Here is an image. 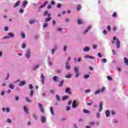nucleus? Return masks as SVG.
<instances>
[{"label":"nucleus","mask_w":128,"mask_h":128,"mask_svg":"<svg viewBox=\"0 0 128 128\" xmlns=\"http://www.w3.org/2000/svg\"><path fill=\"white\" fill-rule=\"evenodd\" d=\"M114 40H116V46L117 48H119L120 46V39L116 38V36L113 38V41L112 42V44H114Z\"/></svg>","instance_id":"nucleus-1"},{"label":"nucleus","mask_w":128,"mask_h":128,"mask_svg":"<svg viewBox=\"0 0 128 128\" xmlns=\"http://www.w3.org/2000/svg\"><path fill=\"white\" fill-rule=\"evenodd\" d=\"M74 72L76 74V78H78L80 76V72H78V67H75Z\"/></svg>","instance_id":"nucleus-2"},{"label":"nucleus","mask_w":128,"mask_h":128,"mask_svg":"<svg viewBox=\"0 0 128 128\" xmlns=\"http://www.w3.org/2000/svg\"><path fill=\"white\" fill-rule=\"evenodd\" d=\"M38 108H40V111L42 114H44V107H42V104L40 103L38 104Z\"/></svg>","instance_id":"nucleus-3"},{"label":"nucleus","mask_w":128,"mask_h":128,"mask_svg":"<svg viewBox=\"0 0 128 128\" xmlns=\"http://www.w3.org/2000/svg\"><path fill=\"white\" fill-rule=\"evenodd\" d=\"M40 80L42 84H44V74H41Z\"/></svg>","instance_id":"nucleus-4"},{"label":"nucleus","mask_w":128,"mask_h":128,"mask_svg":"<svg viewBox=\"0 0 128 128\" xmlns=\"http://www.w3.org/2000/svg\"><path fill=\"white\" fill-rule=\"evenodd\" d=\"M66 68L68 70H70V62H67L66 63Z\"/></svg>","instance_id":"nucleus-5"},{"label":"nucleus","mask_w":128,"mask_h":128,"mask_svg":"<svg viewBox=\"0 0 128 128\" xmlns=\"http://www.w3.org/2000/svg\"><path fill=\"white\" fill-rule=\"evenodd\" d=\"M26 56L27 58H30V50H27V53L26 54Z\"/></svg>","instance_id":"nucleus-6"},{"label":"nucleus","mask_w":128,"mask_h":128,"mask_svg":"<svg viewBox=\"0 0 128 128\" xmlns=\"http://www.w3.org/2000/svg\"><path fill=\"white\" fill-rule=\"evenodd\" d=\"M26 84V81L25 80H22V81H21L19 83L18 86H24V84Z\"/></svg>","instance_id":"nucleus-7"},{"label":"nucleus","mask_w":128,"mask_h":128,"mask_svg":"<svg viewBox=\"0 0 128 128\" xmlns=\"http://www.w3.org/2000/svg\"><path fill=\"white\" fill-rule=\"evenodd\" d=\"M65 92H66V94L68 93L69 94H72V92H70V88H66Z\"/></svg>","instance_id":"nucleus-8"},{"label":"nucleus","mask_w":128,"mask_h":128,"mask_svg":"<svg viewBox=\"0 0 128 128\" xmlns=\"http://www.w3.org/2000/svg\"><path fill=\"white\" fill-rule=\"evenodd\" d=\"M28 1L24 0L22 5V8H25L26 6V4H28Z\"/></svg>","instance_id":"nucleus-9"},{"label":"nucleus","mask_w":128,"mask_h":128,"mask_svg":"<svg viewBox=\"0 0 128 128\" xmlns=\"http://www.w3.org/2000/svg\"><path fill=\"white\" fill-rule=\"evenodd\" d=\"M76 100H74L72 104V107L73 108H76Z\"/></svg>","instance_id":"nucleus-10"},{"label":"nucleus","mask_w":128,"mask_h":128,"mask_svg":"<svg viewBox=\"0 0 128 128\" xmlns=\"http://www.w3.org/2000/svg\"><path fill=\"white\" fill-rule=\"evenodd\" d=\"M106 118H108V116H110V111L108 110H107L106 112Z\"/></svg>","instance_id":"nucleus-11"},{"label":"nucleus","mask_w":128,"mask_h":128,"mask_svg":"<svg viewBox=\"0 0 128 128\" xmlns=\"http://www.w3.org/2000/svg\"><path fill=\"white\" fill-rule=\"evenodd\" d=\"M48 1H46L42 5L40 8H44L48 4Z\"/></svg>","instance_id":"nucleus-12"},{"label":"nucleus","mask_w":128,"mask_h":128,"mask_svg":"<svg viewBox=\"0 0 128 128\" xmlns=\"http://www.w3.org/2000/svg\"><path fill=\"white\" fill-rule=\"evenodd\" d=\"M100 109H99V112H102V102H100Z\"/></svg>","instance_id":"nucleus-13"},{"label":"nucleus","mask_w":128,"mask_h":128,"mask_svg":"<svg viewBox=\"0 0 128 128\" xmlns=\"http://www.w3.org/2000/svg\"><path fill=\"white\" fill-rule=\"evenodd\" d=\"M41 122H42L43 124H44V122H46V117H44V116H42V117H41Z\"/></svg>","instance_id":"nucleus-14"},{"label":"nucleus","mask_w":128,"mask_h":128,"mask_svg":"<svg viewBox=\"0 0 128 128\" xmlns=\"http://www.w3.org/2000/svg\"><path fill=\"white\" fill-rule=\"evenodd\" d=\"M83 112L84 114H90V111L86 109H84Z\"/></svg>","instance_id":"nucleus-15"},{"label":"nucleus","mask_w":128,"mask_h":128,"mask_svg":"<svg viewBox=\"0 0 128 128\" xmlns=\"http://www.w3.org/2000/svg\"><path fill=\"white\" fill-rule=\"evenodd\" d=\"M34 90H31L30 93V98H32V96H34Z\"/></svg>","instance_id":"nucleus-16"},{"label":"nucleus","mask_w":128,"mask_h":128,"mask_svg":"<svg viewBox=\"0 0 128 128\" xmlns=\"http://www.w3.org/2000/svg\"><path fill=\"white\" fill-rule=\"evenodd\" d=\"M20 1H18L14 6V8H17V6H20Z\"/></svg>","instance_id":"nucleus-17"},{"label":"nucleus","mask_w":128,"mask_h":128,"mask_svg":"<svg viewBox=\"0 0 128 128\" xmlns=\"http://www.w3.org/2000/svg\"><path fill=\"white\" fill-rule=\"evenodd\" d=\"M24 110L26 114H28V109L26 106H24Z\"/></svg>","instance_id":"nucleus-18"},{"label":"nucleus","mask_w":128,"mask_h":128,"mask_svg":"<svg viewBox=\"0 0 128 128\" xmlns=\"http://www.w3.org/2000/svg\"><path fill=\"white\" fill-rule=\"evenodd\" d=\"M124 62L126 66H128V60L126 58H124Z\"/></svg>","instance_id":"nucleus-19"},{"label":"nucleus","mask_w":128,"mask_h":128,"mask_svg":"<svg viewBox=\"0 0 128 128\" xmlns=\"http://www.w3.org/2000/svg\"><path fill=\"white\" fill-rule=\"evenodd\" d=\"M68 96H64L62 98V100H68Z\"/></svg>","instance_id":"nucleus-20"},{"label":"nucleus","mask_w":128,"mask_h":128,"mask_svg":"<svg viewBox=\"0 0 128 128\" xmlns=\"http://www.w3.org/2000/svg\"><path fill=\"white\" fill-rule=\"evenodd\" d=\"M50 112L52 114V116H54V108H52V106L50 107Z\"/></svg>","instance_id":"nucleus-21"},{"label":"nucleus","mask_w":128,"mask_h":128,"mask_svg":"<svg viewBox=\"0 0 128 128\" xmlns=\"http://www.w3.org/2000/svg\"><path fill=\"white\" fill-rule=\"evenodd\" d=\"M64 80H62L59 83V86H64Z\"/></svg>","instance_id":"nucleus-22"},{"label":"nucleus","mask_w":128,"mask_h":128,"mask_svg":"<svg viewBox=\"0 0 128 128\" xmlns=\"http://www.w3.org/2000/svg\"><path fill=\"white\" fill-rule=\"evenodd\" d=\"M35 22H36L35 20H31L29 21V24H34Z\"/></svg>","instance_id":"nucleus-23"},{"label":"nucleus","mask_w":128,"mask_h":128,"mask_svg":"<svg viewBox=\"0 0 128 128\" xmlns=\"http://www.w3.org/2000/svg\"><path fill=\"white\" fill-rule=\"evenodd\" d=\"M8 36H9V38H14V33H8Z\"/></svg>","instance_id":"nucleus-24"},{"label":"nucleus","mask_w":128,"mask_h":128,"mask_svg":"<svg viewBox=\"0 0 128 128\" xmlns=\"http://www.w3.org/2000/svg\"><path fill=\"white\" fill-rule=\"evenodd\" d=\"M9 88L12 90H14V86L12 84H10Z\"/></svg>","instance_id":"nucleus-25"},{"label":"nucleus","mask_w":128,"mask_h":128,"mask_svg":"<svg viewBox=\"0 0 128 128\" xmlns=\"http://www.w3.org/2000/svg\"><path fill=\"white\" fill-rule=\"evenodd\" d=\"M52 20V18H46L45 20V22H50V20Z\"/></svg>","instance_id":"nucleus-26"},{"label":"nucleus","mask_w":128,"mask_h":128,"mask_svg":"<svg viewBox=\"0 0 128 128\" xmlns=\"http://www.w3.org/2000/svg\"><path fill=\"white\" fill-rule=\"evenodd\" d=\"M26 100L28 102H32V100H30V98L29 97H26Z\"/></svg>","instance_id":"nucleus-27"},{"label":"nucleus","mask_w":128,"mask_h":128,"mask_svg":"<svg viewBox=\"0 0 128 128\" xmlns=\"http://www.w3.org/2000/svg\"><path fill=\"white\" fill-rule=\"evenodd\" d=\"M65 78H72V74H68L66 76H65Z\"/></svg>","instance_id":"nucleus-28"},{"label":"nucleus","mask_w":128,"mask_h":128,"mask_svg":"<svg viewBox=\"0 0 128 128\" xmlns=\"http://www.w3.org/2000/svg\"><path fill=\"white\" fill-rule=\"evenodd\" d=\"M84 52H88V50H90V48L88 47H85L84 48Z\"/></svg>","instance_id":"nucleus-29"},{"label":"nucleus","mask_w":128,"mask_h":128,"mask_svg":"<svg viewBox=\"0 0 128 128\" xmlns=\"http://www.w3.org/2000/svg\"><path fill=\"white\" fill-rule=\"evenodd\" d=\"M57 78H58V77L56 76H55L53 77V80L54 82H58V80H56Z\"/></svg>","instance_id":"nucleus-30"},{"label":"nucleus","mask_w":128,"mask_h":128,"mask_svg":"<svg viewBox=\"0 0 128 128\" xmlns=\"http://www.w3.org/2000/svg\"><path fill=\"white\" fill-rule=\"evenodd\" d=\"M38 66H40V64H36L35 66L33 68L34 70H36L37 68H38Z\"/></svg>","instance_id":"nucleus-31"},{"label":"nucleus","mask_w":128,"mask_h":128,"mask_svg":"<svg viewBox=\"0 0 128 128\" xmlns=\"http://www.w3.org/2000/svg\"><path fill=\"white\" fill-rule=\"evenodd\" d=\"M56 98L57 100H58V102H60V96L58 94H56Z\"/></svg>","instance_id":"nucleus-32"},{"label":"nucleus","mask_w":128,"mask_h":128,"mask_svg":"<svg viewBox=\"0 0 128 128\" xmlns=\"http://www.w3.org/2000/svg\"><path fill=\"white\" fill-rule=\"evenodd\" d=\"M105 90H106V88L104 87H102L99 90H100V92H104Z\"/></svg>","instance_id":"nucleus-33"},{"label":"nucleus","mask_w":128,"mask_h":128,"mask_svg":"<svg viewBox=\"0 0 128 128\" xmlns=\"http://www.w3.org/2000/svg\"><path fill=\"white\" fill-rule=\"evenodd\" d=\"M76 10L78 12H79V10H80V4H78L77 6V8H76Z\"/></svg>","instance_id":"nucleus-34"},{"label":"nucleus","mask_w":128,"mask_h":128,"mask_svg":"<svg viewBox=\"0 0 128 128\" xmlns=\"http://www.w3.org/2000/svg\"><path fill=\"white\" fill-rule=\"evenodd\" d=\"M86 58H92L94 60V58L91 56H85Z\"/></svg>","instance_id":"nucleus-35"},{"label":"nucleus","mask_w":128,"mask_h":128,"mask_svg":"<svg viewBox=\"0 0 128 128\" xmlns=\"http://www.w3.org/2000/svg\"><path fill=\"white\" fill-rule=\"evenodd\" d=\"M78 24H82V21L81 20L78 19Z\"/></svg>","instance_id":"nucleus-36"},{"label":"nucleus","mask_w":128,"mask_h":128,"mask_svg":"<svg viewBox=\"0 0 128 128\" xmlns=\"http://www.w3.org/2000/svg\"><path fill=\"white\" fill-rule=\"evenodd\" d=\"M116 16H118V14H116V12H114L112 14L113 18H116Z\"/></svg>","instance_id":"nucleus-37"},{"label":"nucleus","mask_w":128,"mask_h":128,"mask_svg":"<svg viewBox=\"0 0 128 128\" xmlns=\"http://www.w3.org/2000/svg\"><path fill=\"white\" fill-rule=\"evenodd\" d=\"M28 88H29L30 90H32V88H34V86H32V84H30L28 86Z\"/></svg>","instance_id":"nucleus-38"},{"label":"nucleus","mask_w":128,"mask_h":128,"mask_svg":"<svg viewBox=\"0 0 128 128\" xmlns=\"http://www.w3.org/2000/svg\"><path fill=\"white\" fill-rule=\"evenodd\" d=\"M107 30H108V32H110L112 30V28H110V26H107Z\"/></svg>","instance_id":"nucleus-39"},{"label":"nucleus","mask_w":128,"mask_h":128,"mask_svg":"<svg viewBox=\"0 0 128 128\" xmlns=\"http://www.w3.org/2000/svg\"><path fill=\"white\" fill-rule=\"evenodd\" d=\"M107 79L108 80H112V78L110 76H108Z\"/></svg>","instance_id":"nucleus-40"},{"label":"nucleus","mask_w":128,"mask_h":128,"mask_svg":"<svg viewBox=\"0 0 128 128\" xmlns=\"http://www.w3.org/2000/svg\"><path fill=\"white\" fill-rule=\"evenodd\" d=\"M48 14V11H45L44 13V16H46L47 14Z\"/></svg>","instance_id":"nucleus-41"},{"label":"nucleus","mask_w":128,"mask_h":128,"mask_svg":"<svg viewBox=\"0 0 128 128\" xmlns=\"http://www.w3.org/2000/svg\"><path fill=\"white\" fill-rule=\"evenodd\" d=\"M102 62H103V64H106V59L102 58Z\"/></svg>","instance_id":"nucleus-42"},{"label":"nucleus","mask_w":128,"mask_h":128,"mask_svg":"<svg viewBox=\"0 0 128 128\" xmlns=\"http://www.w3.org/2000/svg\"><path fill=\"white\" fill-rule=\"evenodd\" d=\"M90 78V75L88 74H86L84 76V78Z\"/></svg>","instance_id":"nucleus-43"},{"label":"nucleus","mask_w":128,"mask_h":128,"mask_svg":"<svg viewBox=\"0 0 128 128\" xmlns=\"http://www.w3.org/2000/svg\"><path fill=\"white\" fill-rule=\"evenodd\" d=\"M43 28H48V23H45L44 24Z\"/></svg>","instance_id":"nucleus-44"},{"label":"nucleus","mask_w":128,"mask_h":128,"mask_svg":"<svg viewBox=\"0 0 128 128\" xmlns=\"http://www.w3.org/2000/svg\"><path fill=\"white\" fill-rule=\"evenodd\" d=\"M90 26H89L88 28L86 30L84 34H86V32H88V30H90Z\"/></svg>","instance_id":"nucleus-45"},{"label":"nucleus","mask_w":128,"mask_h":128,"mask_svg":"<svg viewBox=\"0 0 128 128\" xmlns=\"http://www.w3.org/2000/svg\"><path fill=\"white\" fill-rule=\"evenodd\" d=\"M100 90H98L96 92H95V94H100Z\"/></svg>","instance_id":"nucleus-46"},{"label":"nucleus","mask_w":128,"mask_h":128,"mask_svg":"<svg viewBox=\"0 0 128 128\" xmlns=\"http://www.w3.org/2000/svg\"><path fill=\"white\" fill-rule=\"evenodd\" d=\"M96 116L98 118H100V112L97 113L96 114Z\"/></svg>","instance_id":"nucleus-47"},{"label":"nucleus","mask_w":128,"mask_h":128,"mask_svg":"<svg viewBox=\"0 0 128 128\" xmlns=\"http://www.w3.org/2000/svg\"><path fill=\"white\" fill-rule=\"evenodd\" d=\"M7 122H8V124H12V120L10 118L7 119Z\"/></svg>","instance_id":"nucleus-48"},{"label":"nucleus","mask_w":128,"mask_h":128,"mask_svg":"<svg viewBox=\"0 0 128 128\" xmlns=\"http://www.w3.org/2000/svg\"><path fill=\"white\" fill-rule=\"evenodd\" d=\"M98 56H99V58H102V54H101L100 53V52L98 53Z\"/></svg>","instance_id":"nucleus-49"},{"label":"nucleus","mask_w":128,"mask_h":128,"mask_svg":"<svg viewBox=\"0 0 128 128\" xmlns=\"http://www.w3.org/2000/svg\"><path fill=\"white\" fill-rule=\"evenodd\" d=\"M9 78H10V74L8 73V74H7V76H6V80H8Z\"/></svg>","instance_id":"nucleus-50"},{"label":"nucleus","mask_w":128,"mask_h":128,"mask_svg":"<svg viewBox=\"0 0 128 128\" xmlns=\"http://www.w3.org/2000/svg\"><path fill=\"white\" fill-rule=\"evenodd\" d=\"M61 6H62V5L60 4H57V8H60Z\"/></svg>","instance_id":"nucleus-51"},{"label":"nucleus","mask_w":128,"mask_h":128,"mask_svg":"<svg viewBox=\"0 0 128 128\" xmlns=\"http://www.w3.org/2000/svg\"><path fill=\"white\" fill-rule=\"evenodd\" d=\"M51 4L52 6H54V4H56V2H54V1H51Z\"/></svg>","instance_id":"nucleus-52"},{"label":"nucleus","mask_w":128,"mask_h":128,"mask_svg":"<svg viewBox=\"0 0 128 128\" xmlns=\"http://www.w3.org/2000/svg\"><path fill=\"white\" fill-rule=\"evenodd\" d=\"M4 30L5 32H8V26H6Z\"/></svg>","instance_id":"nucleus-53"},{"label":"nucleus","mask_w":128,"mask_h":128,"mask_svg":"<svg viewBox=\"0 0 128 128\" xmlns=\"http://www.w3.org/2000/svg\"><path fill=\"white\" fill-rule=\"evenodd\" d=\"M55 52H56V50L55 49H52V54H54Z\"/></svg>","instance_id":"nucleus-54"},{"label":"nucleus","mask_w":128,"mask_h":128,"mask_svg":"<svg viewBox=\"0 0 128 128\" xmlns=\"http://www.w3.org/2000/svg\"><path fill=\"white\" fill-rule=\"evenodd\" d=\"M19 12H20V14H22V13L24 12V10L20 9V10H19Z\"/></svg>","instance_id":"nucleus-55"},{"label":"nucleus","mask_w":128,"mask_h":128,"mask_svg":"<svg viewBox=\"0 0 128 128\" xmlns=\"http://www.w3.org/2000/svg\"><path fill=\"white\" fill-rule=\"evenodd\" d=\"M22 38H26V34H22Z\"/></svg>","instance_id":"nucleus-56"},{"label":"nucleus","mask_w":128,"mask_h":128,"mask_svg":"<svg viewBox=\"0 0 128 128\" xmlns=\"http://www.w3.org/2000/svg\"><path fill=\"white\" fill-rule=\"evenodd\" d=\"M26 44H23L22 46V48H26Z\"/></svg>","instance_id":"nucleus-57"},{"label":"nucleus","mask_w":128,"mask_h":128,"mask_svg":"<svg viewBox=\"0 0 128 128\" xmlns=\"http://www.w3.org/2000/svg\"><path fill=\"white\" fill-rule=\"evenodd\" d=\"M47 8H48V10H50V8H52V5L48 6Z\"/></svg>","instance_id":"nucleus-58"},{"label":"nucleus","mask_w":128,"mask_h":128,"mask_svg":"<svg viewBox=\"0 0 128 128\" xmlns=\"http://www.w3.org/2000/svg\"><path fill=\"white\" fill-rule=\"evenodd\" d=\"M94 122H90V126H94Z\"/></svg>","instance_id":"nucleus-59"},{"label":"nucleus","mask_w":128,"mask_h":128,"mask_svg":"<svg viewBox=\"0 0 128 128\" xmlns=\"http://www.w3.org/2000/svg\"><path fill=\"white\" fill-rule=\"evenodd\" d=\"M103 34H108V32H106V30H104L103 31Z\"/></svg>","instance_id":"nucleus-60"},{"label":"nucleus","mask_w":128,"mask_h":128,"mask_svg":"<svg viewBox=\"0 0 128 128\" xmlns=\"http://www.w3.org/2000/svg\"><path fill=\"white\" fill-rule=\"evenodd\" d=\"M6 112H10V108H6Z\"/></svg>","instance_id":"nucleus-61"},{"label":"nucleus","mask_w":128,"mask_h":128,"mask_svg":"<svg viewBox=\"0 0 128 128\" xmlns=\"http://www.w3.org/2000/svg\"><path fill=\"white\" fill-rule=\"evenodd\" d=\"M98 46L96 45H93V48L94 50H96V48Z\"/></svg>","instance_id":"nucleus-62"},{"label":"nucleus","mask_w":128,"mask_h":128,"mask_svg":"<svg viewBox=\"0 0 128 128\" xmlns=\"http://www.w3.org/2000/svg\"><path fill=\"white\" fill-rule=\"evenodd\" d=\"M50 92L51 94H54V90H51Z\"/></svg>","instance_id":"nucleus-63"},{"label":"nucleus","mask_w":128,"mask_h":128,"mask_svg":"<svg viewBox=\"0 0 128 128\" xmlns=\"http://www.w3.org/2000/svg\"><path fill=\"white\" fill-rule=\"evenodd\" d=\"M112 52L113 54H114V55L116 54V50H112Z\"/></svg>","instance_id":"nucleus-64"}]
</instances>
